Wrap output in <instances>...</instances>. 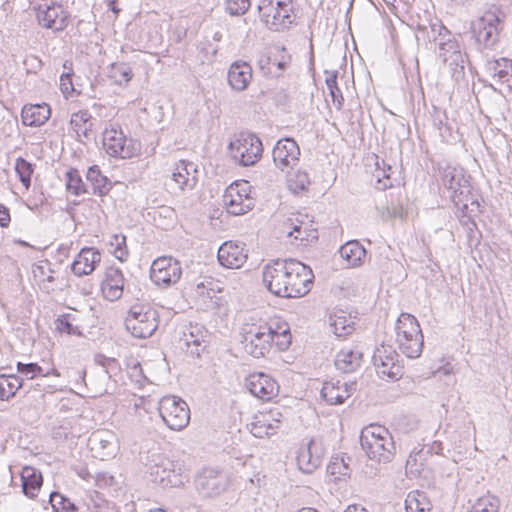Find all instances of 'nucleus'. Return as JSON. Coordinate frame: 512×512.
<instances>
[{"label": "nucleus", "mask_w": 512, "mask_h": 512, "mask_svg": "<svg viewBox=\"0 0 512 512\" xmlns=\"http://www.w3.org/2000/svg\"><path fill=\"white\" fill-rule=\"evenodd\" d=\"M244 351L255 359L287 351L292 344L290 325L280 316L257 318L241 327Z\"/></svg>", "instance_id": "f257e3e1"}, {"label": "nucleus", "mask_w": 512, "mask_h": 512, "mask_svg": "<svg viewBox=\"0 0 512 512\" xmlns=\"http://www.w3.org/2000/svg\"><path fill=\"white\" fill-rule=\"evenodd\" d=\"M314 272L307 264L294 258L274 259L264 265L262 282L273 295L281 298H301L314 286Z\"/></svg>", "instance_id": "f03ea898"}, {"label": "nucleus", "mask_w": 512, "mask_h": 512, "mask_svg": "<svg viewBox=\"0 0 512 512\" xmlns=\"http://www.w3.org/2000/svg\"><path fill=\"white\" fill-rule=\"evenodd\" d=\"M441 182L447 192V196L452 200L461 213V224H476V216L479 212V203L471 194L470 176L459 166L447 165L441 172Z\"/></svg>", "instance_id": "7ed1b4c3"}, {"label": "nucleus", "mask_w": 512, "mask_h": 512, "mask_svg": "<svg viewBox=\"0 0 512 512\" xmlns=\"http://www.w3.org/2000/svg\"><path fill=\"white\" fill-rule=\"evenodd\" d=\"M505 13L499 6H490L480 17L471 22V33L476 49L480 52L494 51L500 43Z\"/></svg>", "instance_id": "20e7f679"}, {"label": "nucleus", "mask_w": 512, "mask_h": 512, "mask_svg": "<svg viewBox=\"0 0 512 512\" xmlns=\"http://www.w3.org/2000/svg\"><path fill=\"white\" fill-rule=\"evenodd\" d=\"M395 343L408 358H418L424 347V335L418 319L406 312L400 313L394 324Z\"/></svg>", "instance_id": "39448f33"}, {"label": "nucleus", "mask_w": 512, "mask_h": 512, "mask_svg": "<svg viewBox=\"0 0 512 512\" xmlns=\"http://www.w3.org/2000/svg\"><path fill=\"white\" fill-rule=\"evenodd\" d=\"M361 446L369 458L378 462L389 461L395 453V445L389 430L371 424L361 432Z\"/></svg>", "instance_id": "423d86ee"}, {"label": "nucleus", "mask_w": 512, "mask_h": 512, "mask_svg": "<svg viewBox=\"0 0 512 512\" xmlns=\"http://www.w3.org/2000/svg\"><path fill=\"white\" fill-rule=\"evenodd\" d=\"M257 9L261 22L271 31L287 30L296 19L293 4H289L288 1L261 0Z\"/></svg>", "instance_id": "0eeeda50"}, {"label": "nucleus", "mask_w": 512, "mask_h": 512, "mask_svg": "<svg viewBox=\"0 0 512 512\" xmlns=\"http://www.w3.org/2000/svg\"><path fill=\"white\" fill-rule=\"evenodd\" d=\"M159 323L157 311L149 304H134L125 319L127 331L135 338H148L157 329Z\"/></svg>", "instance_id": "6e6552de"}, {"label": "nucleus", "mask_w": 512, "mask_h": 512, "mask_svg": "<svg viewBox=\"0 0 512 512\" xmlns=\"http://www.w3.org/2000/svg\"><path fill=\"white\" fill-rule=\"evenodd\" d=\"M231 157L241 166L255 165L261 158L263 145L259 137L249 132H241L228 146Z\"/></svg>", "instance_id": "1a4fd4ad"}, {"label": "nucleus", "mask_w": 512, "mask_h": 512, "mask_svg": "<svg viewBox=\"0 0 512 512\" xmlns=\"http://www.w3.org/2000/svg\"><path fill=\"white\" fill-rule=\"evenodd\" d=\"M39 25L54 31H63L69 23V13L55 0H34Z\"/></svg>", "instance_id": "9d476101"}, {"label": "nucleus", "mask_w": 512, "mask_h": 512, "mask_svg": "<svg viewBox=\"0 0 512 512\" xmlns=\"http://www.w3.org/2000/svg\"><path fill=\"white\" fill-rule=\"evenodd\" d=\"M159 413L165 424L172 430L185 428L190 420L187 404L174 396H165L161 399Z\"/></svg>", "instance_id": "9b49d317"}, {"label": "nucleus", "mask_w": 512, "mask_h": 512, "mask_svg": "<svg viewBox=\"0 0 512 512\" xmlns=\"http://www.w3.org/2000/svg\"><path fill=\"white\" fill-rule=\"evenodd\" d=\"M373 363L379 377L396 380L403 374V366L396 350L387 344H381L373 354Z\"/></svg>", "instance_id": "f8f14e48"}, {"label": "nucleus", "mask_w": 512, "mask_h": 512, "mask_svg": "<svg viewBox=\"0 0 512 512\" xmlns=\"http://www.w3.org/2000/svg\"><path fill=\"white\" fill-rule=\"evenodd\" d=\"M103 146L110 156L122 159L131 158L138 151L136 143L132 139L127 140L121 128L115 125L104 130Z\"/></svg>", "instance_id": "ddd939ff"}, {"label": "nucleus", "mask_w": 512, "mask_h": 512, "mask_svg": "<svg viewBox=\"0 0 512 512\" xmlns=\"http://www.w3.org/2000/svg\"><path fill=\"white\" fill-rule=\"evenodd\" d=\"M181 275L180 262L172 257H158L151 265L150 277L157 286H171L180 280Z\"/></svg>", "instance_id": "4468645a"}, {"label": "nucleus", "mask_w": 512, "mask_h": 512, "mask_svg": "<svg viewBox=\"0 0 512 512\" xmlns=\"http://www.w3.org/2000/svg\"><path fill=\"white\" fill-rule=\"evenodd\" d=\"M249 392L263 402L274 401L280 393V385L270 374L253 372L246 378Z\"/></svg>", "instance_id": "2eb2a0df"}, {"label": "nucleus", "mask_w": 512, "mask_h": 512, "mask_svg": "<svg viewBox=\"0 0 512 512\" xmlns=\"http://www.w3.org/2000/svg\"><path fill=\"white\" fill-rule=\"evenodd\" d=\"M282 413L277 408L258 411L250 423L251 433L258 438L274 435L281 424Z\"/></svg>", "instance_id": "dca6fc26"}, {"label": "nucleus", "mask_w": 512, "mask_h": 512, "mask_svg": "<svg viewBox=\"0 0 512 512\" xmlns=\"http://www.w3.org/2000/svg\"><path fill=\"white\" fill-rule=\"evenodd\" d=\"M324 449L320 442L310 439L299 444L296 451V464L304 473L314 472L322 462Z\"/></svg>", "instance_id": "f3484780"}, {"label": "nucleus", "mask_w": 512, "mask_h": 512, "mask_svg": "<svg viewBox=\"0 0 512 512\" xmlns=\"http://www.w3.org/2000/svg\"><path fill=\"white\" fill-rule=\"evenodd\" d=\"M272 155L276 167L288 171L298 164L300 148L293 138H283L277 141Z\"/></svg>", "instance_id": "a211bd4d"}, {"label": "nucleus", "mask_w": 512, "mask_h": 512, "mask_svg": "<svg viewBox=\"0 0 512 512\" xmlns=\"http://www.w3.org/2000/svg\"><path fill=\"white\" fill-rule=\"evenodd\" d=\"M217 257L223 267L239 269L248 259V250L243 243L230 240L219 247Z\"/></svg>", "instance_id": "6ab92c4d"}, {"label": "nucleus", "mask_w": 512, "mask_h": 512, "mask_svg": "<svg viewBox=\"0 0 512 512\" xmlns=\"http://www.w3.org/2000/svg\"><path fill=\"white\" fill-rule=\"evenodd\" d=\"M318 238V230L313 226H293L283 235L284 243L297 250L313 247Z\"/></svg>", "instance_id": "aec40b11"}, {"label": "nucleus", "mask_w": 512, "mask_h": 512, "mask_svg": "<svg viewBox=\"0 0 512 512\" xmlns=\"http://www.w3.org/2000/svg\"><path fill=\"white\" fill-rule=\"evenodd\" d=\"M125 278L123 272L116 267H108L100 284L102 296L108 301H116L124 292Z\"/></svg>", "instance_id": "412c9836"}, {"label": "nucleus", "mask_w": 512, "mask_h": 512, "mask_svg": "<svg viewBox=\"0 0 512 512\" xmlns=\"http://www.w3.org/2000/svg\"><path fill=\"white\" fill-rule=\"evenodd\" d=\"M197 169L194 163L180 160L172 172V181L182 191H191L197 184Z\"/></svg>", "instance_id": "4be33fe9"}, {"label": "nucleus", "mask_w": 512, "mask_h": 512, "mask_svg": "<svg viewBox=\"0 0 512 512\" xmlns=\"http://www.w3.org/2000/svg\"><path fill=\"white\" fill-rule=\"evenodd\" d=\"M101 260L98 250L91 247H85L75 256L71 270L77 276L91 274Z\"/></svg>", "instance_id": "5701e85b"}, {"label": "nucleus", "mask_w": 512, "mask_h": 512, "mask_svg": "<svg viewBox=\"0 0 512 512\" xmlns=\"http://www.w3.org/2000/svg\"><path fill=\"white\" fill-rule=\"evenodd\" d=\"M21 486L24 495L30 499H36L43 486V475L37 468L27 465L20 473Z\"/></svg>", "instance_id": "b1692460"}, {"label": "nucleus", "mask_w": 512, "mask_h": 512, "mask_svg": "<svg viewBox=\"0 0 512 512\" xmlns=\"http://www.w3.org/2000/svg\"><path fill=\"white\" fill-rule=\"evenodd\" d=\"M42 362L46 364V367H42L37 363L24 364L21 362L17 363V371L23 375L28 376L30 379L35 377H60L61 374L56 368L54 358L50 355L47 359H42Z\"/></svg>", "instance_id": "393cba45"}, {"label": "nucleus", "mask_w": 512, "mask_h": 512, "mask_svg": "<svg viewBox=\"0 0 512 512\" xmlns=\"http://www.w3.org/2000/svg\"><path fill=\"white\" fill-rule=\"evenodd\" d=\"M252 79V68L246 62L236 61L228 71V83L235 91H244Z\"/></svg>", "instance_id": "a878e982"}, {"label": "nucleus", "mask_w": 512, "mask_h": 512, "mask_svg": "<svg viewBox=\"0 0 512 512\" xmlns=\"http://www.w3.org/2000/svg\"><path fill=\"white\" fill-rule=\"evenodd\" d=\"M363 354L349 346L341 348L336 354L334 364L336 368L344 373H350L360 367Z\"/></svg>", "instance_id": "bb28decb"}, {"label": "nucleus", "mask_w": 512, "mask_h": 512, "mask_svg": "<svg viewBox=\"0 0 512 512\" xmlns=\"http://www.w3.org/2000/svg\"><path fill=\"white\" fill-rule=\"evenodd\" d=\"M50 115V107L46 103L25 105L21 111L23 124L30 127H38L45 124Z\"/></svg>", "instance_id": "cd10ccee"}, {"label": "nucleus", "mask_w": 512, "mask_h": 512, "mask_svg": "<svg viewBox=\"0 0 512 512\" xmlns=\"http://www.w3.org/2000/svg\"><path fill=\"white\" fill-rule=\"evenodd\" d=\"M350 393V386L339 380L325 382L321 390L323 399L330 405L342 404L350 397Z\"/></svg>", "instance_id": "c85d7f7f"}, {"label": "nucleus", "mask_w": 512, "mask_h": 512, "mask_svg": "<svg viewBox=\"0 0 512 512\" xmlns=\"http://www.w3.org/2000/svg\"><path fill=\"white\" fill-rule=\"evenodd\" d=\"M329 325L337 337H346L355 331V318L339 309L330 314Z\"/></svg>", "instance_id": "c756f323"}, {"label": "nucleus", "mask_w": 512, "mask_h": 512, "mask_svg": "<svg viewBox=\"0 0 512 512\" xmlns=\"http://www.w3.org/2000/svg\"><path fill=\"white\" fill-rule=\"evenodd\" d=\"M55 330L60 334L69 336L83 337V325L81 319L74 312L59 315L55 322Z\"/></svg>", "instance_id": "7c9ffc66"}, {"label": "nucleus", "mask_w": 512, "mask_h": 512, "mask_svg": "<svg viewBox=\"0 0 512 512\" xmlns=\"http://www.w3.org/2000/svg\"><path fill=\"white\" fill-rule=\"evenodd\" d=\"M340 257L348 268L360 266L365 257L366 250L358 241H348L339 250Z\"/></svg>", "instance_id": "2f4dec72"}, {"label": "nucleus", "mask_w": 512, "mask_h": 512, "mask_svg": "<svg viewBox=\"0 0 512 512\" xmlns=\"http://www.w3.org/2000/svg\"><path fill=\"white\" fill-rule=\"evenodd\" d=\"M86 179L90 183L89 190L90 193L104 196L109 193L112 188L111 180L102 174L101 170L98 166H91L87 173Z\"/></svg>", "instance_id": "473e14b6"}, {"label": "nucleus", "mask_w": 512, "mask_h": 512, "mask_svg": "<svg viewBox=\"0 0 512 512\" xmlns=\"http://www.w3.org/2000/svg\"><path fill=\"white\" fill-rule=\"evenodd\" d=\"M92 116L88 111H78L73 113L70 125L77 137H84L87 140L94 138Z\"/></svg>", "instance_id": "72a5a7b5"}, {"label": "nucleus", "mask_w": 512, "mask_h": 512, "mask_svg": "<svg viewBox=\"0 0 512 512\" xmlns=\"http://www.w3.org/2000/svg\"><path fill=\"white\" fill-rule=\"evenodd\" d=\"M326 476L330 482L347 481L350 478V468L342 457H333L326 468Z\"/></svg>", "instance_id": "f704fd0d"}, {"label": "nucleus", "mask_w": 512, "mask_h": 512, "mask_svg": "<svg viewBox=\"0 0 512 512\" xmlns=\"http://www.w3.org/2000/svg\"><path fill=\"white\" fill-rule=\"evenodd\" d=\"M23 386V380L15 374H0V400L8 401L13 398Z\"/></svg>", "instance_id": "c9c22d12"}, {"label": "nucleus", "mask_w": 512, "mask_h": 512, "mask_svg": "<svg viewBox=\"0 0 512 512\" xmlns=\"http://www.w3.org/2000/svg\"><path fill=\"white\" fill-rule=\"evenodd\" d=\"M406 512H432V503L424 492H410L405 499Z\"/></svg>", "instance_id": "e433bc0d"}, {"label": "nucleus", "mask_w": 512, "mask_h": 512, "mask_svg": "<svg viewBox=\"0 0 512 512\" xmlns=\"http://www.w3.org/2000/svg\"><path fill=\"white\" fill-rule=\"evenodd\" d=\"M375 171L373 177L376 178L375 187L380 191H384L393 187V181L390 174H385V171H392V167L381 160L377 155L374 156Z\"/></svg>", "instance_id": "4c0bfd02"}, {"label": "nucleus", "mask_w": 512, "mask_h": 512, "mask_svg": "<svg viewBox=\"0 0 512 512\" xmlns=\"http://www.w3.org/2000/svg\"><path fill=\"white\" fill-rule=\"evenodd\" d=\"M107 245L109 252L121 262L127 260L129 250L126 243V236L121 233L109 234L107 238Z\"/></svg>", "instance_id": "58836bf2"}, {"label": "nucleus", "mask_w": 512, "mask_h": 512, "mask_svg": "<svg viewBox=\"0 0 512 512\" xmlns=\"http://www.w3.org/2000/svg\"><path fill=\"white\" fill-rule=\"evenodd\" d=\"M66 189L76 196L90 193L89 186L83 182L79 171L75 168H70L66 172Z\"/></svg>", "instance_id": "ea45409f"}, {"label": "nucleus", "mask_w": 512, "mask_h": 512, "mask_svg": "<svg viewBox=\"0 0 512 512\" xmlns=\"http://www.w3.org/2000/svg\"><path fill=\"white\" fill-rule=\"evenodd\" d=\"M500 500L490 493L484 494L471 504L468 512H499Z\"/></svg>", "instance_id": "a19ab883"}, {"label": "nucleus", "mask_w": 512, "mask_h": 512, "mask_svg": "<svg viewBox=\"0 0 512 512\" xmlns=\"http://www.w3.org/2000/svg\"><path fill=\"white\" fill-rule=\"evenodd\" d=\"M487 69L493 77H498L499 81L504 83L509 81L512 76V61L506 58H500L487 64Z\"/></svg>", "instance_id": "79ce46f5"}, {"label": "nucleus", "mask_w": 512, "mask_h": 512, "mask_svg": "<svg viewBox=\"0 0 512 512\" xmlns=\"http://www.w3.org/2000/svg\"><path fill=\"white\" fill-rule=\"evenodd\" d=\"M324 73L326 75L325 83L332 98L333 105L337 110H341L344 103V97L337 84L338 71L325 70Z\"/></svg>", "instance_id": "37998d69"}, {"label": "nucleus", "mask_w": 512, "mask_h": 512, "mask_svg": "<svg viewBox=\"0 0 512 512\" xmlns=\"http://www.w3.org/2000/svg\"><path fill=\"white\" fill-rule=\"evenodd\" d=\"M427 37L429 40L435 42L438 49L442 47V43L446 44L457 40L450 30H448L444 25L438 23L430 24V30L427 31Z\"/></svg>", "instance_id": "c03bdc74"}, {"label": "nucleus", "mask_w": 512, "mask_h": 512, "mask_svg": "<svg viewBox=\"0 0 512 512\" xmlns=\"http://www.w3.org/2000/svg\"><path fill=\"white\" fill-rule=\"evenodd\" d=\"M14 169L20 182L28 190L31 185V176L34 172L33 165L26 159L18 157Z\"/></svg>", "instance_id": "a18cd8bd"}, {"label": "nucleus", "mask_w": 512, "mask_h": 512, "mask_svg": "<svg viewBox=\"0 0 512 512\" xmlns=\"http://www.w3.org/2000/svg\"><path fill=\"white\" fill-rule=\"evenodd\" d=\"M465 61L466 55L460 50L458 53L450 56L443 63L447 64L450 69L451 75L455 80H459L465 75Z\"/></svg>", "instance_id": "49530a36"}, {"label": "nucleus", "mask_w": 512, "mask_h": 512, "mask_svg": "<svg viewBox=\"0 0 512 512\" xmlns=\"http://www.w3.org/2000/svg\"><path fill=\"white\" fill-rule=\"evenodd\" d=\"M33 276L39 286H46L55 281L54 272L50 270L47 261L41 262L33 267Z\"/></svg>", "instance_id": "de8ad7c7"}, {"label": "nucleus", "mask_w": 512, "mask_h": 512, "mask_svg": "<svg viewBox=\"0 0 512 512\" xmlns=\"http://www.w3.org/2000/svg\"><path fill=\"white\" fill-rule=\"evenodd\" d=\"M131 68L125 63L112 64L110 77L119 85L127 83L132 79Z\"/></svg>", "instance_id": "09e8293b"}, {"label": "nucleus", "mask_w": 512, "mask_h": 512, "mask_svg": "<svg viewBox=\"0 0 512 512\" xmlns=\"http://www.w3.org/2000/svg\"><path fill=\"white\" fill-rule=\"evenodd\" d=\"M288 182L292 190L304 191L310 185V178L308 173L298 170L293 176L289 177Z\"/></svg>", "instance_id": "8fccbe9b"}, {"label": "nucleus", "mask_w": 512, "mask_h": 512, "mask_svg": "<svg viewBox=\"0 0 512 512\" xmlns=\"http://www.w3.org/2000/svg\"><path fill=\"white\" fill-rule=\"evenodd\" d=\"M50 502L56 511L61 510L62 512H76L77 507L74 503L65 499L60 493L53 492L50 495Z\"/></svg>", "instance_id": "3c124183"}, {"label": "nucleus", "mask_w": 512, "mask_h": 512, "mask_svg": "<svg viewBox=\"0 0 512 512\" xmlns=\"http://www.w3.org/2000/svg\"><path fill=\"white\" fill-rule=\"evenodd\" d=\"M433 125L439 131L442 139H446L451 134V127L447 123V115L442 111H435L433 116Z\"/></svg>", "instance_id": "603ef678"}, {"label": "nucleus", "mask_w": 512, "mask_h": 512, "mask_svg": "<svg viewBox=\"0 0 512 512\" xmlns=\"http://www.w3.org/2000/svg\"><path fill=\"white\" fill-rule=\"evenodd\" d=\"M63 68L68 70V72L63 73L60 77V90L64 95H69L74 91V86L72 83V63L70 61H65L63 63Z\"/></svg>", "instance_id": "864d4df0"}, {"label": "nucleus", "mask_w": 512, "mask_h": 512, "mask_svg": "<svg viewBox=\"0 0 512 512\" xmlns=\"http://www.w3.org/2000/svg\"><path fill=\"white\" fill-rule=\"evenodd\" d=\"M387 213L389 215L388 220L390 221H400V222H408L413 221V218L410 217L412 211L409 208H404L402 205L392 206L387 209Z\"/></svg>", "instance_id": "5fc2aeb1"}, {"label": "nucleus", "mask_w": 512, "mask_h": 512, "mask_svg": "<svg viewBox=\"0 0 512 512\" xmlns=\"http://www.w3.org/2000/svg\"><path fill=\"white\" fill-rule=\"evenodd\" d=\"M250 7V0H227L226 10L232 16L245 14Z\"/></svg>", "instance_id": "6e6d98bb"}, {"label": "nucleus", "mask_w": 512, "mask_h": 512, "mask_svg": "<svg viewBox=\"0 0 512 512\" xmlns=\"http://www.w3.org/2000/svg\"><path fill=\"white\" fill-rule=\"evenodd\" d=\"M461 50V47L457 40L453 42H448L446 44L442 43V47L439 48L438 55L442 59V61H446L453 54L458 53Z\"/></svg>", "instance_id": "4d7b16f0"}, {"label": "nucleus", "mask_w": 512, "mask_h": 512, "mask_svg": "<svg viewBox=\"0 0 512 512\" xmlns=\"http://www.w3.org/2000/svg\"><path fill=\"white\" fill-rule=\"evenodd\" d=\"M271 61H272V56H267V57L261 58L259 60L260 70L266 76H269L271 78H278V77H280V72H275V70L271 66Z\"/></svg>", "instance_id": "13d9d810"}, {"label": "nucleus", "mask_w": 512, "mask_h": 512, "mask_svg": "<svg viewBox=\"0 0 512 512\" xmlns=\"http://www.w3.org/2000/svg\"><path fill=\"white\" fill-rule=\"evenodd\" d=\"M290 64V57L282 56L281 59L277 57H272L271 66L275 70V72H280V76L286 70L288 65Z\"/></svg>", "instance_id": "bf43d9fd"}, {"label": "nucleus", "mask_w": 512, "mask_h": 512, "mask_svg": "<svg viewBox=\"0 0 512 512\" xmlns=\"http://www.w3.org/2000/svg\"><path fill=\"white\" fill-rule=\"evenodd\" d=\"M247 213L246 210L242 207V205H240V201H238L237 198H232L229 202V208L226 212V215L228 216L229 214H233V215H242V214H245Z\"/></svg>", "instance_id": "052dcab7"}, {"label": "nucleus", "mask_w": 512, "mask_h": 512, "mask_svg": "<svg viewBox=\"0 0 512 512\" xmlns=\"http://www.w3.org/2000/svg\"><path fill=\"white\" fill-rule=\"evenodd\" d=\"M245 192L244 198L240 197V205L246 210V212H249L253 209L255 203L253 198L249 196V193L246 190H243Z\"/></svg>", "instance_id": "680f3d73"}, {"label": "nucleus", "mask_w": 512, "mask_h": 512, "mask_svg": "<svg viewBox=\"0 0 512 512\" xmlns=\"http://www.w3.org/2000/svg\"><path fill=\"white\" fill-rule=\"evenodd\" d=\"M10 221L9 209L4 205L0 204V225L8 224Z\"/></svg>", "instance_id": "e2e57ef3"}, {"label": "nucleus", "mask_w": 512, "mask_h": 512, "mask_svg": "<svg viewBox=\"0 0 512 512\" xmlns=\"http://www.w3.org/2000/svg\"><path fill=\"white\" fill-rule=\"evenodd\" d=\"M344 512H368V510L363 506L351 504L346 507Z\"/></svg>", "instance_id": "0e129e2a"}, {"label": "nucleus", "mask_w": 512, "mask_h": 512, "mask_svg": "<svg viewBox=\"0 0 512 512\" xmlns=\"http://www.w3.org/2000/svg\"><path fill=\"white\" fill-rule=\"evenodd\" d=\"M243 190H246L248 193L250 192V187L247 185V182L244 183V185L241 186V189L237 192V196L235 198H237L238 201H240V197L244 198L245 192H243Z\"/></svg>", "instance_id": "69168bd1"}, {"label": "nucleus", "mask_w": 512, "mask_h": 512, "mask_svg": "<svg viewBox=\"0 0 512 512\" xmlns=\"http://www.w3.org/2000/svg\"><path fill=\"white\" fill-rule=\"evenodd\" d=\"M106 1H107V5L111 9V11L115 14H118L120 9L116 5L117 0H106Z\"/></svg>", "instance_id": "338daca9"}, {"label": "nucleus", "mask_w": 512, "mask_h": 512, "mask_svg": "<svg viewBox=\"0 0 512 512\" xmlns=\"http://www.w3.org/2000/svg\"><path fill=\"white\" fill-rule=\"evenodd\" d=\"M295 512H320L318 509L313 507H302L296 510Z\"/></svg>", "instance_id": "774afa93"}]
</instances>
